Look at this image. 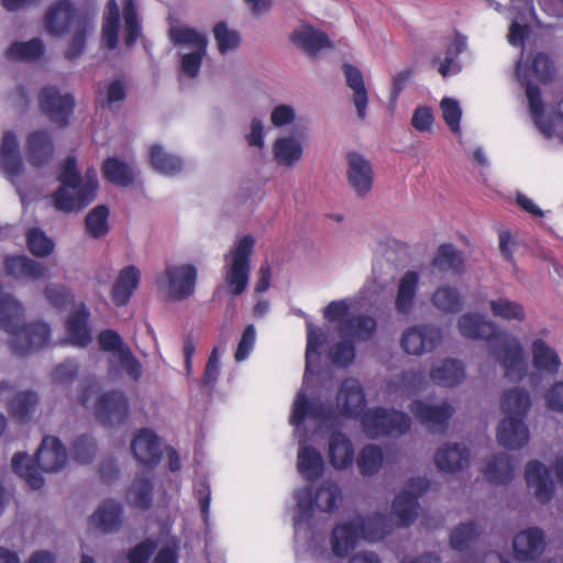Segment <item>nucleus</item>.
<instances>
[{"instance_id":"nucleus-52","label":"nucleus","mask_w":563,"mask_h":563,"mask_svg":"<svg viewBox=\"0 0 563 563\" xmlns=\"http://www.w3.org/2000/svg\"><path fill=\"white\" fill-rule=\"evenodd\" d=\"M302 156V146L299 142L291 137H282L276 140L274 144V157L285 166H291Z\"/></svg>"},{"instance_id":"nucleus-51","label":"nucleus","mask_w":563,"mask_h":563,"mask_svg":"<svg viewBox=\"0 0 563 563\" xmlns=\"http://www.w3.org/2000/svg\"><path fill=\"white\" fill-rule=\"evenodd\" d=\"M384 454L382 449L375 444L363 446L356 459V464L361 475L372 476L378 473L383 465Z\"/></svg>"},{"instance_id":"nucleus-6","label":"nucleus","mask_w":563,"mask_h":563,"mask_svg":"<svg viewBox=\"0 0 563 563\" xmlns=\"http://www.w3.org/2000/svg\"><path fill=\"white\" fill-rule=\"evenodd\" d=\"M169 37L175 45H185L196 48L195 52L183 56L180 69L190 78L197 77L202 59L207 53L208 40L206 35L189 26H174L169 30Z\"/></svg>"},{"instance_id":"nucleus-45","label":"nucleus","mask_w":563,"mask_h":563,"mask_svg":"<svg viewBox=\"0 0 563 563\" xmlns=\"http://www.w3.org/2000/svg\"><path fill=\"white\" fill-rule=\"evenodd\" d=\"M45 46L40 38H32L27 42H13L7 49V57L18 62H35L43 57Z\"/></svg>"},{"instance_id":"nucleus-33","label":"nucleus","mask_w":563,"mask_h":563,"mask_svg":"<svg viewBox=\"0 0 563 563\" xmlns=\"http://www.w3.org/2000/svg\"><path fill=\"white\" fill-rule=\"evenodd\" d=\"M89 317V310L82 305L67 318L66 329L73 344L85 347L91 342L92 338L88 328Z\"/></svg>"},{"instance_id":"nucleus-25","label":"nucleus","mask_w":563,"mask_h":563,"mask_svg":"<svg viewBox=\"0 0 563 563\" xmlns=\"http://www.w3.org/2000/svg\"><path fill=\"white\" fill-rule=\"evenodd\" d=\"M141 278L140 269L134 265L124 267L111 288V298L113 302L123 307L128 305L133 292L139 287Z\"/></svg>"},{"instance_id":"nucleus-58","label":"nucleus","mask_w":563,"mask_h":563,"mask_svg":"<svg viewBox=\"0 0 563 563\" xmlns=\"http://www.w3.org/2000/svg\"><path fill=\"white\" fill-rule=\"evenodd\" d=\"M478 536L479 530L474 521L463 522L452 530L450 545L456 551H464Z\"/></svg>"},{"instance_id":"nucleus-56","label":"nucleus","mask_w":563,"mask_h":563,"mask_svg":"<svg viewBox=\"0 0 563 563\" xmlns=\"http://www.w3.org/2000/svg\"><path fill=\"white\" fill-rule=\"evenodd\" d=\"M124 43L132 46L141 35V25L134 0H123Z\"/></svg>"},{"instance_id":"nucleus-23","label":"nucleus","mask_w":563,"mask_h":563,"mask_svg":"<svg viewBox=\"0 0 563 563\" xmlns=\"http://www.w3.org/2000/svg\"><path fill=\"white\" fill-rule=\"evenodd\" d=\"M376 329L377 322L373 317L357 314L342 322L339 333L343 339H349L352 342H367L374 336Z\"/></svg>"},{"instance_id":"nucleus-31","label":"nucleus","mask_w":563,"mask_h":563,"mask_svg":"<svg viewBox=\"0 0 563 563\" xmlns=\"http://www.w3.org/2000/svg\"><path fill=\"white\" fill-rule=\"evenodd\" d=\"M418 285L419 274L417 272L408 271L400 278L395 299V309L399 314L408 316L411 313L415 307Z\"/></svg>"},{"instance_id":"nucleus-7","label":"nucleus","mask_w":563,"mask_h":563,"mask_svg":"<svg viewBox=\"0 0 563 563\" xmlns=\"http://www.w3.org/2000/svg\"><path fill=\"white\" fill-rule=\"evenodd\" d=\"M254 244L253 236L245 235L239 240L232 253V264L227 273L225 282L233 296L241 295L247 286L251 271L250 258Z\"/></svg>"},{"instance_id":"nucleus-18","label":"nucleus","mask_w":563,"mask_h":563,"mask_svg":"<svg viewBox=\"0 0 563 563\" xmlns=\"http://www.w3.org/2000/svg\"><path fill=\"white\" fill-rule=\"evenodd\" d=\"M336 401L343 417L357 418L365 412V394L360 382L355 378H346L342 382Z\"/></svg>"},{"instance_id":"nucleus-60","label":"nucleus","mask_w":563,"mask_h":563,"mask_svg":"<svg viewBox=\"0 0 563 563\" xmlns=\"http://www.w3.org/2000/svg\"><path fill=\"white\" fill-rule=\"evenodd\" d=\"M71 453L75 461L81 464L90 463L96 454V442L91 435L81 434L71 443Z\"/></svg>"},{"instance_id":"nucleus-50","label":"nucleus","mask_w":563,"mask_h":563,"mask_svg":"<svg viewBox=\"0 0 563 563\" xmlns=\"http://www.w3.org/2000/svg\"><path fill=\"white\" fill-rule=\"evenodd\" d=\"M120 10L115 0L107 3V15L102 25V40L109 49H114L119 42Z\"/></svg>"},{"instance_id":"nucleus-26","label":"nucleus","mask_w":563,"mask_h":563,"mask_svg":"<svg viewBox=\"0 0 563 563\" xmlns=\"http://www.w3.org/2000/svg\"><path fill=\"white\" fill-rule=\"evenodd\" d=\"M307 418L324 421L328 418V411L321 401H310L303 391H299L294 401L290 423L300 428Z\"/></svg>"},{"instance_id":"nucleus-39","label":"nucleus","mask_w":563,"mask_h":563,"mask_svg":"<svg viewBox=\"0 0 563 563\" xmlns=\"http://www.w3.org/2000/svg\"><path fill=\"white\" fill-rule=\"evenodd\" d=\"M323 457L321 453L311 445L300 446L298 451V472L308 481L319 478L323 473Z\"/></svg>"},{"instance_id":"nucleus-43","label":"nucleus","mask_w":563,"mask_h":563,"mask_svg":"<svg viewBox=\"0 0 563 563\" xmlns=\"http://www.w3.org/2000/svg\"><path fill=\"white\" fill-rule=\"evenodd\" d=\"M418 507L417 495L412 492H400L393 501V514L400 526L409 527L417 519Z\"/></svg>"},{"instance_id":"nucleus-16","label":"nucleus","mask_w":563,"mask_h":563,"mask_svg":"<svg viewBox=\"0 0 563 563\" xmlns=\"http://www.w3.org/2000/svg\"><path fill=\"white\" fill-rule=\"evenodd\" d=\"M545 545L544 531L539 527H529L514 537L515 559L520 562H532L541 556Z\"/></svg>"},{"instance_id":"nucleus-59","label":"nucleus","mask_w":563,"mask_h":563,"mask_svg":"<svg viewBox=\"0 0 563 563\" xmlns=\"http://www.w3.org/2000/svg\"><path fill=\"white\" fill-rule=\"evenodd\" d=\"M60 183L59 188H65L69 192L73 189L75 194L79 190L81 185V175L77 168V159L75 156H68L63 165V168L58 175Z\"/></svg>"},{"instance_id":"nucleus-34","label":"nucleus","mask_w":563,"mask_h":563,"mask_svg":"<svg viewBox=\"0 0 563 563\" xmlns=\"http://www.w3.org/2000/svg\"><path fill=\"white\" fill-rule=\"evenodd\" d=\"M0 163L3 170L10 176H18L22 172L19 141L14 132L7 131L2 136L0 147Z\"/></svg>"},{"instance_id":"nucleus-8","label":"nucleus","mask_w":563,"mask_h":563,"mask_svg":"<svg viewBox=\"0 0 563 563\" xmlns=\"http://www.w3.org/2000/svg\"><path fill=\"white\" fill-rule=\"evenodd\" d=\"M38 106L52 123L64 129L74 113L75 98L69 92L62 95L55 86H46L38 93Z\"/></svg>"},{"instance_id":"nucleus-37","label":"nucleus","mask_w":563,"mask_h":563,"mask_svg":"<svg viewBox=\"0 0 563 563\" xmlns=\"http://www.w3.org/2000/svg\"><path fill=\"white\" fill-rule=\"evenodd\" d=\"M291 41L309 55H316L322 48L331 47V41L327 33L306 26L291 34Z\"/></svg>"},{"instance_id":"nucleus-55","label":"nucleus","mask_w":563,"mask_h":563,"mask_svg":"<svg viewBox=\"0 0 563 563\" xmlns=\"http://www.w3.org/2000/svg\"><path fill=\"white\" fill-rule=\"evenodd\" d=\"M25 238L27 249L34 256L45 257L54 251V241L40 228H30Z\"/></svg>"},{"instance_id":"nucleus-47","label":"nucleus","mask_w":563,"mask_h":563,"mask_svg":"<svg viewBox=\"0 0 563 563\" xmlns=\"http://www.w3.org/2000/svg\"><path fill=\"white\" fill-rule=\"evenodd\" d=\"M150 163L156 172L166 176H174L183 169V161L167 153L159 144L151 147Z\"/></svg>"},{"instance_id":"nucleus-21","label":"nucleus","mask_w":563,"mask_h":563,"mask_svg":"<svg viewBox=\"0 0 563 563\" xmlns=\"http://www.w3.org/2000/svg\"><path fill=\"white\" fill-rule=\"evenodd\" d=\"M525 478L527 485L533 488V494L541 504L551 501L554 495V483L549 468L543 463L540 461L527 463Z\"/></svg>"},{"instance_id":"nucleus-14","label":"nucleus","mask_w":563,"mask_h":563,"mask_svg":"<svg viewBox=\"0 0 563 563\" xmlns=\"http://www.w3.org/2000/svg\"><path fill=\"white\" fill-rule=\"evenodd\" d=\"M442 341V332L430 324L416 325L401 336V347L408 354L420 355L433 351Z\"/></svg>"},{"instance_id":"nucleus-40","label":"nucleus","mask_w":563,"mask_h":563,"mask_svg":"<svg viewBox=\"0 0 563 563\" xmlns=\"http://www.w3.org/2000/svg\"><path fill=\"white\" fill-rule=\"evenodd\" d=\"M38 405V397L34 391L18 393L8 404L9 415L18 422H27Z\"/></svg>"},{"instance_id":"nucleus-27","label":"nucleus","mask_w":563,"mask_h":563,"mask_svg":"<svg viewBox=\"0 0 563 563\" xmlns=\"http://www.w3.org/2000/svg\"><path fill=\"white\" fill-rule=\"evenodd\" d=\"M29 161L33 166H43L54 154V143L46 130L34 131L26 141Z\"/></svg>"},{"instance_id":"nucleus-11","label":"nucleus","mask_w":563,"mask_h":563,"mask_svg":"<svg viewBox=\"0 0 563 563\" xmlns=\"http://www.w3.org/2000/svg\"><path fill=\"white\" fill-rule=\"evenodd\" d=\"M86 19L79 16L70 0H57L46 10L44 22L46 31L54 36H62Z\"/></svg>"},{"instance_id":"nucleus-10","label":"nucleus","mask_w":563,"mask_h":563,"mask_svg":"<svg viewBox=\"0 0 563 563\" xmlns=\"http://www.w3.org/2000/svg\"><path fill=\"white\" fill-rule=\"evenodd\" d=\"M98 344L102 351L117 353L120 367L126 375L137 382L142 376V366L129 346L123 343L121 335L111 329L98 334Z\"/></svg>"},{"instance_id":"nucleus-9","label":"nucleus","mask_w":563,"mask_h":563,"mask_svg":"<svg viewBox=\"0 0 563 563\" xmlns=\"http://www.w3.org/2000/svg\"><path fill=\"white\" fill-rule=\"evenodd\" d=\"M98 187L96 169L88 168L85 173V178H81V185L76 195L69 194L65 188H58L53 194L54 206L57 210L64 212L80 210L95 200Z\"/></svg>"},{"instance_id":"nucleus-44","label":"nucleus","mask_w":563,"mask_h":563,"mask_svg":"<svg viewBox=\"0 0 563 563\" xmlns=\"http://www.w3.org/2000/svg\"><path fill=\"white\" fill-rule=\"evenodd\" d=\"M128 504L140 510H148L153 504V484L150 478L137 476L126 493Z\"/></svg>"},{"instance_id":"nucleus-63","label":"nucleus","mask_w":563,"mask_h":563,"mask_svg":"<svg viewBox=\"0 0 563 563\" xmlns=\"http://www.w3.org/2000/svg\"><path fill=\"white\" fill-rule=\"evenodd\" d=\"M88 22L81 21L74 29V34L68 43V47L65 51V58L74 60L82 55L86 49V38L88 35Z\"/></svg>"},{"instance_id":"nucleus-61","label":"nucleus","mask_w":563,"mask_h":563,"mask_svg":"<svg viewBox=\"0 0 563 563\" xmlns=\"http://www.w3.org/2000/svg\"><path fill=\"white\" fill-rule=\"evenodd\" d=\"M213 34L218 49L221 54H225L229 51L235 49L240 45L241 40L239 33L229 30L224 22H219L214 25Z\"/></svg>"},{"instance_id":"nucleus-28","label":"nucleus","mask_w":563,"mask_h":563,"mask_svg":"<svg viewBox=\"0 0 563 563\" xmlns=\"http://www.w3.org/2000/svg\"><path fill=\"white\" fill-rule=\"evenodd\" d=\"M434 461L439 470L455 473L468 465L470 451L457 443L448 444L437 450Z\"/></svg>"},{"instance_id":"nucleus-29","label":"nucleus","mask_w":563,"mask_h":563,"mask_svg":"<svg viewBox=\"0 0 563 563\" xmlns=\"http://www.w3.org/2000/svg\"><path fill=\"white\" fill-rule=\"evenodd\" d=\"M342 69L345 75L347 87L353 90L352 101L356 108L357 117L360 120H365L368 92L365 87L363 74L357 67L349 63H344Z\"/></svg>"},{"instance_id":"nucleus-19","label":"nucleus","mask_w":563,"mask_h":563,"mask_svg":"<svg viewBox=\"0 0 563 563\" xmlns=\"http://www.w3.org/2000/svg\"><path fill=\"white\" fill-rule=\"evenodd\" d=\"M347 181L358 197H365L374 183V170L369 161L358 153L347 155Z\"/></svg>"},{"instance_id":"nucleus-42","label":"nucleus","mask_w":563,"mask_h":563,"mask_svg":"<svg viewBox=\"0 0 563 563\" xmlns=\"http://www.w3.org/2000/svg\"><path fill=\"white\" fill-rule=\"evenodd\" d=\"M432 305L444 313H457L464 307V297L457 288L448 285L435 289L431 298Z\"/></svg>"},{"instance_id":"nucleus-30","label":"nucleus","mask_w":563,"mask_h":563,"mask_svg":"<svg viewBox=\"0 0 563 563\" xmlns=\"http://www.w3.org/2000/svg\"><path fill=\"white\" fill-rule=\"evenodd\" d=\"M329 460L336 470H347L354 461L351 440L341 431H333L329 439Z\"/></svg>"},{"instance_id":"nucleus-49","label":"nucleus","mask_w":563,"mask_h":563,"mask_svg":"<svg viewBox=\"0 0 563 563\" xmlns=\"http://www.w3.org/2000/svg\"><path fill=\"white\" fill-rule=\"evenodd\" d=\"M489 307L492 314L497 319L508 322H522L526 319L525 307L520 302L510 300L507 297L490 300Z\"/></svg>"},{"instance_id":"nucleus-57","label":"nucleus","mask_w":563,"mask_h":563,"mask_svg":"<svg viewBox=\"0 0 563 563\" xmlns=\"http://www.w3.org/2000/svg\"><path fill=\"white\" fill-rule=\"evenodd\" d=\"M296 517L295 523H303L313 517L316 507V495L311 487H305L296 492Z\"/></svg>"},{"instance_id":"nucleus-36","label":"nucleus","mask_w":563,"mask_h":563,"mask_svg":"<svg viewBox=\"0 0 563 563\" xmlns=\"http://www.w3.org/2000/svg\"><path fill=\"white\" fill-rule=\"evenodd\" d=\"M103 178L113 185L129 187L135 180L134 169L125 162L115 156L108 157L101 166Z\"/></svg>"},{"instance_id":"nucleus-24","label":"nucleus","mask_w":563,"mask_h":563,"mask_svg":"<svg viewBox=\"0 0 563 563\" xmlns=\"http://www.w3.org/2000/svg\"><path fill=\"white\" fill-rule=\"evenodd\" d=\"M532 365L541 374L555 376L562 362L558 352L543 339H536L531 343Z\"/></svg>"},{"instance_id":"nucleus-48","label":"nucleus","mask_w":563,"mask_h":563,"mask_svg":"<svg viewBox=\"0 0 563 563\" xmlns=\"http://www.w3.org/2000/svg\"><path fill=\"white\" fill-rule=\"evenodd\" d=\"M517 74H526L528 79L534 77L538 81L548 84L554 77L555 67L550 56L540 52L534 55L531 65H527L523 69L518 67Z\"/></svg>"},{"instance_id":"nucleus-46","label":"nucleus","mask_w":563,"mask_h":563,"mask_svg":"<svg viewBox=\"0 0 563 563\" xmlns=\"http://www.w3.org/2000/svg\"><path fill=\"white\" fill-rule=\"evenodd\" d=\"M432 264L441 272L451 271L454 274H461L464 268V258L453 244L444 243L439 246Z\"/></svg>"},{"instance_id":"nucleus-4","label":"nucleus","mask_w":563,"mask_h":563,"mask_svg":"<svg viewBox=\"0 0 563 563\" xmlns=\"http://www.w3.org/2000/svg\"><path fill=\"white\" fill-rule=\"evenodd\" d=\"M67 463V452L62 441L52 435L43 438L34 457L26 453L18 452L12 459L13 472L23 478L32 489H40L44 485V478L38 473L60 471Z\"/></svg>"},{"instance_id":"nucleus-54","label":"nucleus","mask_w":563,"mask_h":563,"mask_svg":"<svg viewBox=\"0 0 563 563\" xmlns=\"http://www.w3.org/2000/svg\"><path fill=\"white\" fill-rule=\"evenodd\" d=\"M316 507L323 512H332L338 508L341 489L334 482H323L314 492Z\"/></svg>"},{"instance_id":"nucleus-3","label":"nucleus","mask_w":563,"mask_h":563,"mask_svg":"<svg viewBox=\"0 0 563 563\" xmlns=\"http://www.w3.org/2000/svg\"><path fill=\"white\" fill-rule=\"evenodd\" d=\"M531 398L527 389L512 387L501 396L500 408L505 418L497 428L498 443L509 450H518L529 441V429L525 422L531 408Z\"/></svg>"},{"instance_id":"nucleus-2","label":"nucleus","mask_w":563,"mask_h":563,"mask_svg":"<svg viewBox=\"0 0 563 563\" xmlns=\"http://www.w3.org/2000/svg\"><path fill=\"white\" fill-rule=\"evenodd\" d=\"M24 308L10 295L0 297V329L11 335L13 355L24 357L48 345L51 329L44 322L24 323Z\"/></svg>"},{"instance_id":"nucleus-15","label":"nucleus","mask_w":563,"mask_h":563,"mask_svg":"<svg viewBox=\"0 0 563 563\" xmlns=\"http://www.w3.org/2000/svg\"><path fill=\"white\" fill-rule=\"evenodd\" d=\"M134 459L143 466L154 468L163 457L161 438L150 428H141L131 442Z\"/></svg>"},{"instance_id":"nucleus-20","label":"nucleus","mask_w":563,"mask_h":563,"mask_svg":"<svg viewBox=\"0 0 563 563\" xmlns=\"http://www.w3.org/2000/svg\"><path fill=\"white\" fill-rule=\"evenodd\" d=\"M372 523L373 520L364 522L363 526L352 521L336 525L331 533L333 553L339 558L347 556L355 549L362 528L368 531Z\"/></svg>"},{"instance_id":"nucleus-5","label":"nucleus","mask_w":563,"mask_h":563,"mask_svg":"<svg viewBox=\"0 0 563 563\" xmlns=\"http://www.w3.org/2000/svg\"><path fill=\"white\" fill-rule=\"evenodd\" d=\"M361 423L366 435L374 439L405 434L411 427V419L405 412L377 407L365 411L361 417Z\"/></svg>"},{"instance_id":"nucleus-32","label":"nucleus","mask_w":563,"mask_h":563,"mask_svg":"<svg viewBox=\"0 0 563 563\" xmlns=\"http://www.w3.org/2000/svg\"><path fill=\"white\" fill-rule=\"evenodd\" d=\"M122 506L112 500H104L90 517V523L101 532L108 533L118 530L122 523Z\"/></svg>"},{"instance_id":"nucleus-62","label":"nucleus","mask_w":563,"mask_h":563,"mask_svg":"<svg viewBox=\"0 0 563 563\" xmlns=\"http://www.w3.org/2000/svg\"><path fill=\"white\" fill-rule=\"evenodd\" d=\"M355 353L354 342L349 339H344L331 346L329 357L333 364L347 367L353 363Z\"/></svg>"},{"instance_id":"nucleus-13","label":"nucleus","mask_w":563,"mask_h":563,"mask_svg":"<svg viewBox=\"0 0 563 563\" xmlns=\"http://www.w3.org/2000/svg\"><path fill=\"white\" fill-rule=\"evenodd\" d=\"M95 409L96 417L106 427L122 424L129 416V402L121 390H110L100 395Z\"/></svg>"},{"instance_id":"nucleus-1","label":"nucleus","mask_w":563,"mask_h":563,"mask_svg":"<svg viewBox=\"0 0 563 563\" xmlns=\"http://www.w3.org/2000/svg\"><path fill=\"white\" fill-rule=\"evenodd\" d=\"M460 333L467 339L484 340L490 352L505 371L510 382H520L527 374L525 351L518 339L509 338L481 313H465L460 317Z\"/></svg>"},{"instance_id":"nucleus-17","label":"nucleus","mask_w":563,"mask_h":563,"mask_svg":"<svg viewBox=\"0 0 563 563\" xmlns=\"http://www.w3.org/2000/svg\"><path fill=\"white\" fill-rule=\"evenodd\" d=\"M409 409L422 424L433 431L444 430L454 413L450 404L428 405L419 399L413 400Z\"/></svg>"},{"instance_id":"nucleus-12","label":"nucleus","mask_w":563,"mask_h":563,"mask_svg":"<svg viewBox=\"0 0 563 563\" xmlns=\"http://www.w3.org/2000/svg\"><path fill=\"white\" fill-rule=\"evenodd\" d=\"M197 280V269L191 264L180 266H168L164 276L157 279V284L162 285L167 282L169 296L175 301H180L195 291Z\"/></svg>"},{"instance_id":"nucleus-41","label":"nucleus","mask_w":563,"mask_h":563,"mask_svg":"<svg viewBox=\"0 0 563 563\" xmlns=\"http://www.w3.org/2000/svg\"><path fill=\"white\" fill-rule=\"evenodd\" d=\"M519 80L526 88V95L529 102L530 111L538 124L539 129L548 136H551L552 129L549 124L541 122V117L544 112V106L541 97V91L538 85H536L531 79H528L526 74H519Z\"/></svg>"},{"instance_id":"nucleus-22","label":"nucleus","mask_w":563,"mask_h":563,"mask_svg":"<svg viewBox=\"0 0 563 563\" xmlns=\"http://www.w3.org/2000/svg\"><path fill=\"white\" fill-rule=\"evenodd\" d=\"M7 276L14 279L38 280L46 276L47 268L26 255H7L3 258Z\"/></svg>"},{"instance_id":"nucleus-53","label":"nucleus","mask_w":563,"mask_h":563,"mask_svg":"<svg viewBox=\"0 0 563 563\" xmlns=\"http://www.w3.org/2000/svg\"><path fill=\"white\" fill-rule=\"evenodd\" d=\"M109 209L104 205L95 207L85 219L87 233L93 239H100L109 232Z\"/></svg>"},{"instance_id":"nucleus-64","label":"nucleus","mask_w":563,"mask_h":563,"mask_svg":"<svg viewBox=\"0 0 563 563\" xmlns=\"http://www.w3.org/2000/svg\"><path fill=\"white\" fill-rule=\"evenodd\" d=\"M44 295L48 302L58 309L66 308L74 300L71 290L60 284L46 286Z\"/></svg>"},{"instance_id":"nucleus-35","label":"nucleus","mask_w":563,"mask_h":563,"mask_svg":"<svg viewBox=\"0 0 563 563\" xmlns=\"http://www.w3.org/2000/svg\"><path fill=\"white\" fill-rule=\"evenodd\" d=\"M430 377L438 385L454 387L465 378V368L461 361L448 358L431 369Z\"/></svg>"},{"instance_id":"nucleus-38","label":"nucleus","mask_w":563,"mask_h":563,"mask_svg":"<svg viewBox=\"0 0 563 563\" xmlns=\"http://www.w3.org/2000/svg\"><path fill=\"white\" fill-rule=\"evenodd\" d=\"M516 465L505 453L494 455L483 470L485 477L494 484H507L515 476Z\"/></svg>"}]
</instances>
